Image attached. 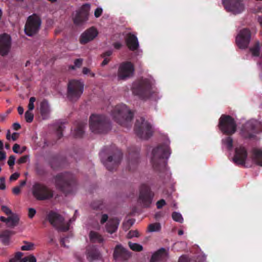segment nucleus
<instances>
[{
    "label": "nucleus",
    "mask_w": 262,
    "mask_h": 262,
    "mask_svg": "<svg viewBox=\"0 0 262 262\" xmlns=\"http://www.w3.org/2000/svg\"><path fill=\"white\" fill-rule=\"evenodd\" d=\"M154 85V82L150 80H142L134 83L133 93L143 99L152 98L156 100L158 92Z\"/></svg>",
    "instance_id": "nucleus-1"
},
{
    "label": "nucleus",
    "mask_w": 262,
    "mask_h": 262,
    "mask_svg": "<svg viewBox=\"0 0 262 262\" xmlns=\"http://www.w3.org/2000/svg\"><path fill=\"white\" fill-rule=\"evenodd\" d=\"M169 144V141H168L165 144L152 148L148 154V156L154 166H165L166 160L171 154Z\"/></svg>",
    "instance_id": "nucleus-2"
},
{
    "label": "nucleus",
    "mask_w": 262,
    "mask_h": 262,
    "mask_svg": "<svg viewBox=\"0 0 262 262\" xmlns=\"http://www.w3.org/2000/svg\"><path fill=\"white\" fill-rule=\"evenodd\" d=\"M55 184L66 193H70L76 188L74 177L69 173L57 174L55 178Z\"/></svg>",
    "instance_id": "nucleus-3"
},
{
    "label": "nucleus",
    "mask_w": 262,
    "mask_h": 262,
    "mask_svg": "<svg viewBox=\"0 0 262 262\" xmlns=\"http://www.w3.org/2000/svg\"><path fill=\"white\" fill-rule=\"evenodd\" d=\"M112 116L119 124L127 125L133 118V114L126 105L120 104L114 109Z\"/></svg>",
    "instance_id": "nucleus-4"
},
{
    "label": "nucleus",
    "mask_w": 262,
    "mask_h": 262,
    "mask_svg": "<svg viewBox=\"0 0 262 262\" xmlns=\"http://www.w3.org/2000/svg\"><path fill=\"white\" fill-rule=\"evenodd\" d=\"M90 128L95 134L106 133L109 129L104 116L100 115H92L90 118Z\"/></svg>",
    "instance_id": "nucleus-5"
},
{
    "label": "nucleus",
    "mask_w": 262,
    "mask_h": 262,
    "mask_svg": "<svg viewBox=\"0 0 262 262\" xmlns=\"http://www.w3.org/2000/svg\"><path fill=\"white\" fill-rule=\"evenodd\" d=\"M83 82L79 80H71L68 85L67 98L72 101L77 100L83 92Z\"/></svg>",
    "instance_id": "nucleus-6"
},
{
    "label": "nucleus",
    "mask_w": 262,
    "mask_h": 262,
    "mask_svg": "<svg viewBox=\"0 0 262 262\" xmlns=\"http://www.w3.org/2000/svg\"><path fill=\"white\" fill-rule=\"evenodd\" d=\"M261 124L255 120L247 122L241 129V134L245 138L254 139L260 132Z\"/></svg>",
    "instance_id": "nucleus-7"
},
{
    "label": "nucleus",
    "mask_w": 262,
    "mask_h": 262,
    "mask_svg": "<svg viewBox=\"0 0 262 262\" xmlns=\"http://www.w3.org/2000/svg\"><path fill=\"white\" fill-rule=\"evenodd\" d=\"M135 130L137 135L143 139H148L152 135L154 132L152 126L143 118H140L137 120Z\"/></svg>",
    "instance_id": "nucleus-8"
},
{
    "label": "nucleus",
    "mask_w": 262,
    "mask_h": 262,
    "mask_svg": "<svg viewBox=\"0 0 262 262\" xmlns=\"http://www.w3.org/2000/svg\"><path fill=\"white\" fill-rule=\"evenodd\" d=\"M33 196L38 200H45L52 198L53 196V191L45 185L35 183L32 188Z\"/></svg>",
    "instance_id": "nucleus-9"
},
{
    "label": "nucleus",
    "mask_w": 262,
    "mask_h": 262,
    "mask_svg": "<svg viewBox=\"0 0 262 262\" xmlns=\"http://www.w3.org/2000/svg\"><path fill=\"white\" fill-rule=\"evenodd\" d=\"M50 223L55 228L61 231H65L69 228V223L64 221L63 217L56 212H51L48 214Z\"/></svg>",
    "instance_id": "nucleus-10"
},
{
    "label": "nucleus",
    "mask_w": 262,
    "mask_h": 262,
    "mask_svg": "<svg viewBox=\"0 0 262 262\" xmlns=\"http://www.w3.org/2000/svg\"><path fill=\"white\" fill-rule=\"evenodd\" d=\"M41 20L36 15L30 16L25 27V32L28 36H31L39 31L41 26Z\"/></svg>",
    "instance_id": "nucleus-11"
},
{
    "label": "nucleus",
    "mask_w": 262,
    "mask_h": 262,
    "mask_svg": "<svg viewBox=\"0 0 262 262\" xmlns=\"http://www.w3.org/2000/svg\"><path fill=\"white\" fill-rule=\"evenodd\" d=\"M219 125L220 130L227 134H233L236 131L235 121L229 116L222 115L220 119Z\"/></svg>",
    "instance_id": "nucleus-12"
},
{
    "label": "nucleus",
    "mask_w": 262,
    "mask_h": 262,
    "mask_svg": "<svg viewBox=\"0 0 262 262\" xmlns=\"http://www.w3.org/2000/svg\"><path fill=\"white\" fill-rule=\"evenodd\" d=\"M134 67L129 61L123 62L119 67L117 77L119 80H126L132 77L134 73Z\"/></svg>",
    "instance_id": "nucleus-13"
},
{
    "label": "nucleus",
    "mask_w": 262,
    "mask_h": 262,
    "mask_svg": "<svg viewBox=\"0 0 262 262\" xmlns=\"http://www.w3.org/2000/svg\"><path fill=\"white\" fill-rule=\"evenodd\" d=\"M244 0H222L225 9L234 14L243 12L245 9Z\"/></svg>",
    "instance_id": "nucleus-14"
},
{
    "label": "nucleus",
    "mask_w": 262,
    "mask_h": 262,
    "mask_svg": "<svg viewBox=\"0 0 262 262\" xmlns=\"http://www.w3.org/2000/svg\"><path fill=\"white\" fill-rule=\"evenodd\" d=\"M90 10V5L89 4L83 5L73 16L74 24L80 25L85 22L88 20Z\"/></svg>",
    "instance_id": "nucleus-15"
},
{
    "label": "nucleus",
    "mask_w": 262,
    "mask_h": 262,
    "mask_svg": "<svg viewBox=\"0 0 262 262\" xmlns=\"http://www.w3.org/2000/svg\"><path fill=\"white\" fill-rule=\"evenodd\" d=\"M251 39V33L249 29H243L239 31L236 37V43L241 49L247 48Z\"/></svg>",
    "instance_id": "nucleus-16"
},
{
    "label": "nucleus",
    "mask_w": 262,
    "mask_h": 262,
    "mask_svg": "<svg viewBox=\"0 0 262 262\" xmlns=\"http://www.w3.org/2000/svg\"><path fill=\"white\" fill-rule=\"evenodd\" d=\"M154 193L146 185H143L140 192L139 201L145 207H148L152 202Z\"/></svg>",
    "instance_id": "nucleus-17"
},
{
    "label": "nucleus",
    "mask_w": 262,
    "mask_h": 262,
    "mask_svg": "<svg viewBox=\"0 0 262 262\" xmlns=\"http://www.w3.org/2000/svg\"><path fill=\"white\" fill-rule=\"evenodd\" d=\"M98 34L97 29L94 27H91L84 31L81 35L79 41L81 44H86L93 40Z\"/></svg>",
    "instance_id": "nucleus-18"
},
{
    "label": "nucleus",
    "mask_w": 262,
    "mask_h": 262,
    "mask_svg": "<svg viewBox=\"0 0 262 262\" xmlns=\"http://www.w3.org/2000/svg\"><path fill=\"white\" fill-rule=\"evenodd\" d=\"M247 151L245 147L239 146L235 148L233 161L237 164L243 165L247 159Z\"/></svg>",
    "instance_id": "nucleus-19"
},
{
    "label": "nucleus",
    "mask_w": 262,
    "mask_h": 262,
    "mask_svg": "<svg viewBox=\"0 0 262 262\" xmlns=\"http://www.w3.org/2000/svg\"><path fill=\"white\" fill-rule=\"evenodd\" d=\"M121 154L119 151L116 152L113 156H109L107 159H102V161L105 166L110 170H113L114 166L120 161Z\"/></svg>",
    "instance_id": "nucleus-20"
},
{
    "label": "nucleus",
    "mask_w": 262,
    "mask_h": 262,
    "mask_svg": "<svg viewBox=\"0 0 262 262\" xmlns=\"http://www.w3.org/2000/svg\"><path fill=\"white\" fill-rule=\"evenodd\" d=\"M11 47V38L8 35L3 34L0 36V54L6 55Z\"/></svg>",
    "instance_id": "nucleus-21"
},
{
    "label": "nucleus",
    "mask_w": 262,
    "mask_h": 262,
    "mask_svg": "<svg viewBox=\"0 0 262 262\" xmlns=\"http://www.w3.org/2000/svg\"><path fill=\"white\" fill-rule=\"evenodd\" d=\"M114 256L115 259L125 260L128 258L130 256V254L129 252L121 245H118L115 248Z\"/></svg>",
    "instance_id": "nucleus-22"
},
{
    "label": "nucleus",
    "mask_w": 262,
    "mask_h": 262,
    "mask_svg": "<svg viewBox=\"0 0 262 262\" xmlns=\"http://www.w3.org/2000/svg\"><path fill=\"white\" fill-rule=\"evenodd\" d=\"M252 159L257 165L262 167V149L254 148L252 151Z\"/></svg>",
    "instance_id": "nucleus-23"
},
{
    "label": "nucleus",
    "mask_w": 262,
    "mask_h": 262,
    "mask_svg": "<svg viewBox=\"0 0 262 262\" xmlns=\"http://www.w3.org/2000/svg\"><path fill=\"white\" fill-rule=\"evenodd\" d=\"M126 43L128 48L134 51L138 49L139 42L137 37L133 34H129L126 39Z\"/></svg>",
    "instance_id": "nucleus-24"
},
{
    "label": "nucleus",
    "mask_w": 262,
    "mask_h": 262,
    "mask_svg": "<svg viewBox=\"0 0 262 262\" xmlns=\"http://www.w3.org/2000/svg\"><path fill=\"white\" fill-rule=\"evenodd\" d=\"M168 256L167 250L162 248L154 254L151 259V262H156L159 260H163Z\"/></svg>",
    "instance_id": "nucleus-25"
},
{
    "label": "nucleus",
    "mask_w": 262,
    "mask_h": 262,
    "mask_svg": "<svg viewBox=\"0 0 262 262\" xmlns=\"http://www.w3.org/2000/svg\"><path fill=\"white\" fill-rule=\"evenodd\" d=\"M86 257L88 260L93 262L100 258V254L96 249L91 248L87 250Z\"/></svg>",
    "instance_id": "nucleus-26"
},
{
    "label": "nucleus",
    "mask_w": 262,
    "mask_h": 262,
    "mask_svg": "<svg viewBox=\"0 0 262 262\" xmlns=\"http://www.w3.org/2000/svg\"><path fill=\"white\" fill-rule=\"evenodd\" d=\"M119 225V221L117 219H110L106 225L107 231L112 233L116 231Z\"/></svg>",
    "instance_id": "nucleus-27"
},
{
    "label": "nucleus",
    "mask_w": 262,
    "mask_h": 262,
    "mask_svg": "<svg viewBox=\"0 0 262 262\" xmlns=\"http://www.w3.org/2000/svg\"><path fill=\"white\" fill-rule=\"evenodd\" d=\"M19 221V217L16 214H13L7 217V225L8 227H14L16 226Z\"/></svg>",
    "instance_id": "nucleus-28"
},
{
    "label": "nucleus",
    "mask_w": 262,
    "mask_h": 262,
    "mask_svg": "<svg viewBox=\"0 0 262 262\" xmlns=\"http://www.w3.org/2000/svg\"><path fill=\"white\" fill-rule=\"evenodd\" d=\"M90 238L93 242L100 243L102 241L101 236L97 232L94 231H91L90 233Z\"/></svg>",
    "instance_id": "nucleus-29"
},
{
    "label": "nucleus",
    "mask_w": 262,
    "mask_h": 262,
    "mask_svg": "<svg viewBox=\"0 0 262 262\" xmlns=\"http://www.w3.org/2000/svg\"><path fill=\"white\" fill-rule=\"evenodd\" d=\"M50 106L48 103L43 101L40 103V111L42 114H47L50 112Z\"/></svg>",
    "instance_id": "nucleus-30"
},
{
    "label": "nucleus",
    "mask_w": 262,
    "mask_h": 262,
    "mask_svg": "<svg viewBox=\"0 0 262 262\" xmlns=\"http://www.w3.org/2000/svg\"><path fill=\"white\" fill-rule=\"evenodd\" d=\"M161 229V225L159 223L151 224L148 226V231L149 232H158Z\"/></svg>",
    "instance_id": "nucleus-31"
},
{
    "label": "nucleus",
    "mask_w": 262,
    "mask_h": 262,
    "mask_svg": "<svg viewBox=\"0 0 262 262\" xmlns=\"http://www.w3.org/2000/svg\"><path fill=\"white\" fill-rule=\"evenodd\" d=\"M223 144L228 149H231L232 148V139L230 137H227L226 138L223 139Z\"/></svg>",
    "instance_id": "nucleus-32"
},
{
    "label": "nucleus",
    "mask_w": 262,
    "mask_h": 262,
    "mask_svg": "<svg viewBox=\"0 0 262 262\" xmlns=\"http://www.w3.org/2000/svg\"><path fill=\"white\" fill-rule=\"evenodd\" d=\"M128 245L129 248L133 251H140L143 249L142 246L137 243H132L131 242H129Z\"/></svg>",
    "instance_id": "nucleus-33"
},
{
    "label": "nucleus",
    "mask_w": 262,
    "mask_h": 262,
    "mask_svg": "<svg viewBox=\"0 0 262 262\" xmlns=\"http://www.w3.org/2000/svg\"><path fill=\"white\" fill-rule=\"evenodd\" d=\"M34 248V245L32 243H25V245L22 246L21 250L23 251L33 250Z\"/></svg>",
    "instance_id": "nucleus-34"
},
{
    "label": "nucleus",
    "mask_w": 262,
    "mask_h": 262,
    "mask_svg": "<svg viewBox=\"0 0 262 262\" xmlns=\"http://www.w3.org/2000/svg\"><path fill=\"white\" fill-rule=\"evenodd\" d=\"M172 219L176 222L182 223L183 221V218L182 215L177 212H174L172 214Z\"/></svg>",
    "instance_id": "nucleus-35"
},
{
    "label": "nucleus",
    "mask_w": 262,
    "mask_h": 262,
    "mask_svg": "<svg viewBox=\"0 0 262 262\" xmlns=\"http://www.w3.org/2000/svg\"><path fill=\"white\" fill-rule=\"evenodd\" d=\"M23 255V253L20 252H16L15 254V256L13 258H11L9 260V262H19L20 260L21 257Z\"/></svg>",
    "instance_id": "nucleus-36"
},
{
    "label": "nucleus",
    "mask_w": 262,
    "mask_h": 262,
    "mask_svg": "<svg viewBox=\"0 0 262 262\" xmlns=\"http://www.w3.org/2000/svg\"><path fill=\"white\" fill-rule=\"evenodd\" d=\"M84 133L83 128L82 126H80L78 127L77 129L74 130L73 133L75 136L76 137H81Z\"/></svg>",
    "instance_id": "nucleus-37"
},
{
    "label": "nucleus",
    "mask_w": 262,
    "mask_h": 262,
    "mask_svg": "<svg viewBox=\"0 0 262 262\" xmlns=\"http://www.w3.org/2000/svg\"><path fill=\"white\" fill-rule=\"evenodd\" d=\"M8 232H6L2 234L1 236L2 239V243L5 245H8L10 243L9 238L8 237L7 235H6V233H8Z\"/></svg>",
    "instance_id": "nucleus-38"
},
{
    "label": "nucleus",
    "mask_w": 262,
    "mask_h": 262,
    "mask_svg": "<svg viewBox=\"0 0 262 262\" xmlns=\"http://www.w3.org/2000/svg\"><path fill=\"white\" fill-rule=\"evenodd\" d=\"M82 73L85 75H89L91 77H94L95 74L94 72H92L91 70L86 67H84L82 69Z\"/></svg>",
    "instance_id": "nucleus-39"
},
{
    "label": "nucleus",
    "mask_w": 262,
    "mask_h": 262,
    "mask_svg": "<svg viewBox=\"0 0 262 262\" xmlns=\"http://www.w3.org/2000/svg\"><path fill=\"white\" fill-rule=\"evenodd\" d=\"M251 52L254 56L258 57L260 55V52L258 46H256L254 48L251 49Z\"/></svg>",
    "instance_id": "nucleus-40"
},
{
    "label": "nucleus",
    "mask_w": 262,
    "mask_h": 262,
    "mask_svg": "<svg viewBox=\"0 0 262 262\" xmlns=\"http://www.w3.org/2000/svg\"><path fill=\"white\" fill-rule=\"evenodd\" d=\"M30 111L28 110L25 113V118L28 122H32L33 119V115Z\"/></svg>",
    "instance_id": "nucleus-41"
},
{
    "label": "nucleus",
    "mask_w": 262,
    "mask_h": 262,
    "mask_svg": "<svg viewBox=\"0 0 262 262\" xmlns=\"http://www.w3.org/2000/svg\"><path fill=\"white\" fill-rule=\"evenodd\" d=\"M36 101V98L34 97H32L30 98L29 102L28 104V110L32 111L34 108V102Z\"/></svg>",
    "instance_id": "nucleus-42"
},
{
    "label": "nucleus",
    "mask_w": 262,
    "mask_h": 262,
    "mask_svg": "<svg viewBox=\"0 0 262 262\" xmlns=\"http://www.w3.org/2000/svg\"><path fill=\"white\" fill-rule=\"evenodd\" d=\"M139 235V233L137 230L130 231L127 234L128 238H132L134 237H138Z\"/></svg>",
    "instance_id": "nucleus-43"
},
{
    "label": "nucleus",
    "mask_w": 262,
    "mask_h": 262,
    "mask_svg": "<svg viewBox=\"0 0 262 262\" xmlns=\"http://www.w3.org/2000/svg\"><path fill=\"white\" fill-rule=\"evenodd\" d=\"M102 12H103V10H102V8H101V7L97 8L95 9V12H94V15H95V17L98 18V17H100L101 15Z\"/></svg>",
    "instance_id": "nucleus-44"
},
{
    "label": "nucleus",
    "mask_w": 262,
    "mask_h": 262,
    "mask_svg": "<svg viewBox=\"0 0 262 262\" xmlns=\"http://www.w3.org/2000/svg\"><path fill=\"white\" fill-rule=\"evenodd\" d=\"M20 146L17 144H14L13 147V151L16 154H21L24 152V150H20Z\"/></svg>",
    "instance_id": "nucleus-45"
},
{
    "label": "nucleus",
    "mask_w": 262,
    "mask_h": 262,
    "mask_svg": "<svg viewBox=\"0 0 262 262\" xmlns=\"http://www.w3.org/2000/svg\"><path fill=\"white\" fill-rule=\"evenodd\" d=\"M2 210L4 212H5L7 215H11V214H13L11 210L9 208H8L6 206H2Z\"/></svg>",
    "instance_id": "nucleus-46"
},
{
    "label": "nucleus",
    "mask_w": 262,
    "mask_h": 262,
    "mask_svg": "<svg viewBox=\"0 0 262 262\" xmlns=\"http://www.w3.org/2000/svg\"><path fill=\"white\" fill-rule=\"evenodd\" d=\"M15 161V157L14 156L12 155L9 158L8 161V164L9 165V166L10 167H12L14 165Z\"/></svg>",
    "instance_id": "nucleus-47"
},
{
    "label": "nucleus",
    "mask_w": 262,
    "mask_h": 262,
    "mask_svg": "<svg viewBox=\"0 0 262 262\" xmlns=\"http://www.w3.org/2000/svg\"><path fill=\"white\" fill-rule=\"evenodd\" d=\"M61 245H62V246H63L64 247H66V248H69V246L67 244H69L70 243V239H69V237H67L63 238L61 240Z\"/></svg>",
    "instance_id": "nucleus-48"
},
{
    "label": "nucleus",
    "mask_w": 262,
    "mask_h": 262,
    "mask_svg": "<svg viewBox=\"0 0 262 262\" xmlns=\"http://www.w3.org/2000/svg\"><path fill=\"white\" fill-rule=\"evenodd\" d=\"M83 60L81 58L77 59L74 61V67L76 68H79L82 63Z\"/></svg>",
    "instance_id": "nucleus-49"
},
{
    "label": "nucleus",
    "mask_w": 262,
    "mask_h": 262,
    "mask_svg": "<svg viewBox=\"0 0 262 262\" xmlns=\"http://www.w3.org/2000/svg\"><path fill=\"white\" fill-rule=\"evenodd\" d=\"M36 214V210L34 208H30L28 210V216L30 218H32L34 217L35 214Z\"/></svg>",
    "instance_id": "nucleus-50"
},
{
    "label": "nucleus",
    "mask_w": 262,
    "mask_h": 262,
    "mask_svg": "<svg viewBox=\"0 0 262 262\" xmlns=\"http://www.w3.org/2000/svg\"><path fill=\"white\" fill-rule=\"evenodd\" d=\"M19 177V174L17 172H15L12 174L9 178L10 181H13L17 180Z\"/></svg>",
    "instance_id": "nucleus-51"
},
{
    "label": "nucleus",
    "mask_w": 262,
    "mask_h": 262,
    "mask_svg": "<svg viewBox=\"0 0 262 262\" xmlns=\"http://www.w3.org/2000/svg\"><path fill=\"white\" fill-rule=\"evenodd\" d=\"M179 262H189V259L186 255H182L180 257Z\"/></svg>",
    "instance_id": "nucleus-52"
},
{
    "label": "nucleus",
    "mask_w": 262,
    "mask_h": 262,
    "mask_svg": "<svg viewBox=\"0 0 262 262\" xmlns=\"http://www.w3.org/2000/svg\"><path fill=\"white\" fill-rule=\"evenodd\" d=\"M165 205V201L163 199L159 201L157 203V208L159 209L162 208Z\"/></svg>",
    "instance_id": "nucleus-53"
},
{
    "label": "nucleus",
    "mask_w": 262,
    "mask_h": 262,
    "mask_svg": "<svg viewBox=\"0 0 262 262\" xmlns=\"http://www.w3.org/2000/svg\"><path fill=\"white\" fill-rule=\"evenodd\" d=\"M28 159V156H23V157H21L18 160V163L19 164H22V163H26Z\"/></svg>",
    "instance_id": "nucleus-54"
},
{
    "label": "nucleus",
    "mask_w": 262,
    "mask_h": 262,
    "mask_svg": "<svg viewBox=\"0 0 262 262\" xmlns=\"http://www.w3.org/2000/svg\"><path fill=\"white\" fill-rule=\"evenodd\" d=\"M108 219V216L106 214H102L100 219L101 224L104 223Z\"/></svg>",
    "instance_id": "nucleus-55"
},
{
    "label": "nucleus",
    "mask_w": 262,
    "mask_h": 262,
    "mask_svg": "<svg viewBox=\"0 0 262 262\" xmlns=\"http://www.w3.org/2000/svg\"><path fill=\"white\" fill-rule=\"evenodd\" d=\"M13 193L15 194H18L20 193V187L16 186L13 188L12 189Z\"/></svg>",
    "instance_id": "nucleus-56"
},
{
    "label": "nucleus",
    "mask_w": 262,
    "mask_h": 262,
    "mask_svg": "<svg viewBox=\"0 0 262 262\" xmlns=\"http://www.w3.org/2000/svg\"><path fill=\"white\" fill-rule=\"evenodd\" d=\"M28 262H37L35 257L33 255H29Z\"/></svg>",
    "instance_id": "nucleus-57"
},
{
    "label": "nucleus",
    "mask_w": 262,
    "mask_h": 262,
    "mask_svg": "<svg viewBox=\"0 0 262 262\" xmlns=\"http://www.w3.org/2000/svg\"><path fill=\"white\" fill-rule=\"evenodd\" d=\"M19 134L17 133H14L11 135V139L13 141H15L18 137Z\"/></svg>",
    "instance_id": "nucleus-58"
},
{
    "label": "nucleus",
    "mask_w": 262,
    "mask_h": 262,
    "mask_svg": "<svg viewBox=\"0 0 262 262\" xmlns=\"http://www.w3.org/2000/svg\"><path fill=\"white\" fill-rule=\"evenodd\" d=\"M20 128V125L18 123H14L13 124V128L15 130H17Z\"/></svg>",
    "instance_id": "nucleus-59"
},
{
    "label": "nucleus",
    "mask_w": 262,
    "mask_h": 262,
    "mask_svg": "<svg viewBox=\"0 0 262 262\" xmlns=\"http://www.w3.org/2000/svg\"><path fill=\"white\" fill-rule=\"evenodd\" d=\"M121 46H122V45L120 42H116L114 45V48L117 49H120L121 47Z\"/></svg>",
    "instance_id": "nucleus-60"
},
{
    "label": "nucleus",
    "mask_w": 262,
    "mask_h": 262,
    "mask_svg": "<svg viewBox=\"0 0 262 262\" xmlns=\"http://www.w3.org/2000/svg\"><path fill=\"white\" fill-rule=\"evenodd\" d=\"M6 158V155L4 152L0 151V161L3 160Z\"/></svg>",
    "instance_id": "nucleus-61"
},
{
    "label": "nucleus",
    "mask_w": 262,
    "mask_h": 262,
    "mask_svg": "<svg viewBox=\"0 0 262 262\" xmlns=\"http://www.w3.org/2000/svg\"><path fill=\"white\" fill-rule=\"evenodd\" d=\"M17 110H18V112L19 114L22 115L23 114L24 108L22 107H21V106L18 107Z\"/></svg>",
    "instance_id": "nucleus-62"
},
{
    "label": "nucleus",
    "mask_w": 262,
    "mask_h": 262,
    "mask_svg": "<svg viewBox=\"0 0 262 262\" xmlns=\"http://www.w3.org/2000/svg\"><path fill=\"white\" fill-rule=\"evenodd\" d=\"M110 59L107 58H104V59L103 60V61H102V66H105L106 65V64H107V63L108 62Z\"/></svg>",
    "instance_id": "nucleus-63"
},
{
    "label": "nucleus",
    "mask_w": 262,
    "mask_h": 262,
    "mask_svg": "<svg viewBox=\"0 0 262 262\" xmlns=\"http://www.w3.org/2000/svg\"><path fill=\"white\" fill-rule=\"evenodd\" d=\"M29 256L21 258L19 262H27L28 261Z\"/></svg>",
    "instance_id": "nucleus-64"
}]
</instances>
